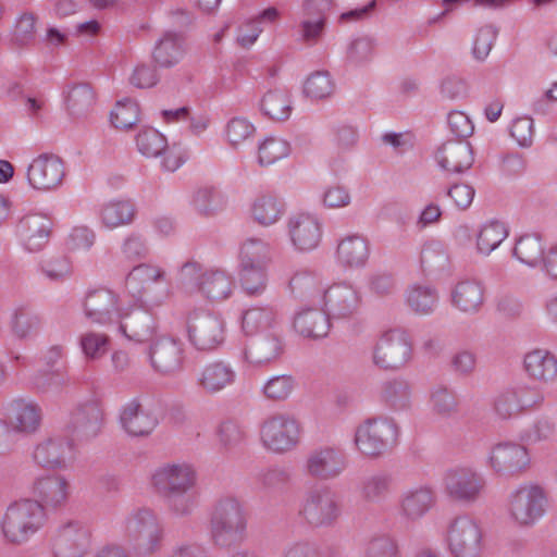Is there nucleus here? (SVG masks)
<instances>
[{
  "instance_id": "nucleus-49",
  "label": "nucleus",
  "mask_w": 557,
  "mask_h": 557,
  "mask_svg": "<svg viewBox=\"0 0 557 557\" xmlns=\"http://www.w3.org/2000/svg\"><path fill=\"white\" fill-rule=\"evenodd\" d=\"M132 310L133 308L128 317L119 321V331L129 341L145 342L153 333L152 320L146 312H136L132 315Z\"/></svg>"
},
{
  "instance_id": "nucleus-32",
  "label": "nucleus",
  "mask_w": 557,
  "mask_h": 557,
  "mask_svg": "<svg viewBox=\"0 0 557 557\" xmlns=\"http://www.w3.org/2000/svg\"><path fill=\"white\" fill-rule=\"evenodd\" d=\"M122 429L131 436H146L157 426L156 417L138 399H131L120 410Z\"/></svg>"
},
{
  "instance_id": "nucleus-34",
  "label": "nucleus",
  "mask_w": 557,
  "mask_h": 557,
  "mask_svg": "<svg viewBox=\"0 0 557 557\" xmlns=\"http://www.w3.org/2000/svg\"><path fill=\"white\" fill-rule=\"evenodd\" d=\"M136 216L134 203L124 198H113L99 206L97 218L100 227L113 231L129 225Z\"/></svg>"
},
{
  "instance_id": "nucleus-29",
  "label": "nucleus",
  "mask_w": 557,
  "mask_h": 557,
  "mask_svg": "<svg viewBox=\"0 0 557 557\" xmlns=\"http://www.w3.org/2000/svg\"><path fill=\"white\" fill-rule=\"evenodd\" d=\"M73 443L67 438L55 436L39 442L32 453L33 461L48 469L62 468L72 456Z\"/></svg>"
},
{
  "instance_id": "nucleus-35",
  "label": "nucleus",
  "mask_w": 557,
  "mask_h": 557,
  "mask_svg": "<svg viewBox=\"0 0 557 557\" xmlns=\"http://www.w3.org/2000/svg\"><path fill=\"white\" fill-rule=\"evenodd\" d=\"M187 46L184 36L176 32H164L156 41L152 59L157 65L170 69L178 64L185 57Z\"/></svg>"
},
{
  "instance_id": "nucleus-27",
  "label": "nucleus",
  "mask_w": 557,
  "mask_h": 557,
  "mask_svg": "<svg viewBox=\"0 0 557 557\" xmlns=\"http://www.w3.org/2000/svg\"><path fill=\"white\" fill-rule=\"evenodd\" d=\"M240 329L245 335H262L278 332L281 315L277 308L269 304H256L243 310Z\"/></svg>"
},
{
  "instance_id": "nucleus-48",
  "label": "nucleus",
  "mask_w": 557,
  "mask_h": 557,
  "mask_svg": "<svg viewBox=\"0 0 557 557\" xmlns=\"http://www.w3.org/2000/svg\"><path fill=\"white\" fill-rule=\"evenodd\" d=\"M289 141L278 136H268L259 141L257 162L261 166L272 165L290 154Z\"/></svg>"
},
{
  "instance_id": "nucleus-50",
  "label": "nucleus",
  "mask_w": 557,
  "mask_h": 557,
  "mask_svg": "<svg viewBox=\"0 0 557 557\" xmlns=\"http://www.w3.org/2000/svg\"><path fill=\"white\" fill-rule=\"evenodd\" d=\"M261 111L274 121H286L293 112L292 98L286 90L268 91L261 100Z\"/></svg>"
},
{
  "instance_id": "nucleus-39",
  "label": "nucleus",
  "mask_w": 557,
  "mask_h": 557,
  "mask_svg": "<svg viewBox=\"0 0 557 557\" xmlns=\"http://www.w3.org/2000/svg\"><path fill=\"white\" fill-rule=\"evenodd\" d=\"M336 256L338 262L345 268H363L370 256L369 243L361 235H348L338 243Z\"/></svg>"
},
{
  "instance_id": "nucleus-17",
  "label": "nucleus",
  "mask_w": 557,
  "mask_h": 557,
  "mask_svg": "<svg viewBox=\"0 0 557 557\" xmlns=\"http://www.w3.org/2000/svg\"><path fill=\"white\" fill-rule=\"evenodd\" d=\"M347 466V457L341 448L324 445L308 453L302 470L310 478L327 481L341 476Z\"/></svg>"
},
{
  "instance_id": "nucleus-53",
  "label": "nucleus",
  "mask_w": 557,
  "mask_h": 557,
  "mask_svg": "<svg viewBox=\"0 0 557 557\" xmlns=\"http://www.w3.org/2000/svg\"><path fill=\"white\" fill-rule=\"evenodd\" d=\"M38 17L33 12H22L13 21L10 28V41L16 47H27L34 42L37 33Z\"/></svg>"
},
{
  "instance_id": "nucleus-11",
  "label": "nucleus",
  "mask_w": 557,
  "mask_h": 557,
  "mask_svg": "<svg viewBox=\"0 0 557 557\" xmlns=\"http://www.w3.org/2000/svg\"><path fill=\"white\" fill-rule=\"evenodd\" d=\"M334 4V0H301L295 25L296 41L307 47L319 45L325 36L327 16Z\"/></svg>"
},
{
  "instance_id": "nucleus-63",
  "label": "nucleus",
  "mask_w": 557,
  "mask_h": 557,
  "mask_svg": "<svg viewBox=\"0 0 557 557\" xmlns=\"http://www.w3.org/2000/svg\"><path fill=\"white\" fill-rule=\"evenodd\" d=\"M131 542L134 553L138 557H151L157 554L162 546L163 529L141 532L126 536Z\"/></svg>"
},
{
  "instance_id": "nucleus-4",
  "label": "nucleus",
  "mask_w": 557,
  "mask_h": 557,
  "mask_svg": "<svg viewBox=\"0 0 557 557\" xmlns=\"http://www.w3.org/2000/svg\"><path fill=\"white\" fill-rule=\"evenodd\" d=\"M47 518L45 507L35 499L12 502L2 517V535L13 544L26 543L44 528Z\"/></svg>"
},
{
  "instance_id": "nucleus-24",
  "label": "nucleus",
  "mask_w": 557,
  "mask_h": 557,
  "mask_svg": "<svg viewBox=\"0 0 557 557\" xmlns=\"http://www.w3.org/2000/svg\"><path fill=\"white\" fill-rule=\"evenodd\" d=\"M543 397L525 384L507 387L494 399V410L502 419H510L542 404Z\"/></svg>"
},
{
  "instance_id": "nucleus-13",
  "label": "nucleus",
  "mask_w": 557,
  "mask_h": 557,
  "mask_svg": "<svg viewBox=\"0 0 557 557\" xmlns=\"http://www.w3.org/2000/svg\"><path fill=\"white\" fill-rule=\"evenodd\" d=\"M446 542L454 557H479L484 548L481 525L467 515L459 516L450 522Z\"/></svg>"
},
{
  "instance_id": "nucleus-37",
  "label": "nucleus",
  "mask_w": 557,
  "mask_h": 557,
  "mask_svg": "<svg viewBox=\"0 0 557 557\" xmlns=\"http://www.w3.org/2000/svg\"><path fill=\"white\" fill-rule=\"evenodd\" d=\"M331 318L324 310L305 308L299 310L293 321L294 330L305 338H323L331 329Z\"/></svg>"
},
{
  "instance_id": "nucleus-3",
  "label": "nucleus",
  "mask_w": 557,
  "mask_h": 557,
  "mask_svg": "<svg viewBox=\"0 0 557 557\" xmlns=\"http://www.w3.org/2000/svg\"><path fill=\"white\" fill-rule=\"evenodd\" d=\"M12 207L13 201L9 196L2 195V209H5L2 220H5L9 232L25 251L30 253L41 251L49 243L53 225L51 219L38 211L18 214Z\"/></svg>"
},
{
  "instance_id": "nucleus-26",
  "label": "nucleus",
  "mask_w": 557,
  "mask_h": 557,
  "mask_svg": "<svg viewBox=\"0 0 557 557\" xmlns=\"http://www.w3.org/2000/svg\"><path fill=\"white\" fill-rule=\"evenodd\" d=\"M30 493L45 508H60L70 497L71 483L62 474L45 473L34 479Z\"/></svg>"
},
{
  "instance_id": "nucleus-44",
  "label": "nucleus",
  "mask_w": 557,
  "mask_h": 557,
  "mask_svg": "<svg viewBox=\"0 0 557 557\" xmlns=\"http://www.w3.org/2000/svg\"><path fill=\"white\" fill-rule=\"evenodd\" d=\"M405 301L414 313L428 315L435 310L438 302V294L432 286L414 284L407 288Z\"/></svg>"
},
{
  "instance_id": "nucleus-5",
  "label": "nucleus",
  "mask_w": 557,
  "mask_h": 557,
  "mask_svg": "<svg viewBox=\"0 0 557 557\" xmlns=\"http://www.w3.org/2000/svg\"><path fill=\"white\" fill-rule=\"evenodd\" d=\"M399 434V425L393 418L371 417L357 425L354 445L361 455L377 457L397 444Z\"/></svg>"
},
{
  "instance_id": "nucleus-12",
  "label": "nucleus",
  "mask_w": 557,
  "mask_h": 557,
  "mask_svg": "<svg viewBox=\"0 0 557 557\" xmlns=\"http://www.w3.org/2000/svg\"><path fill=\"white\" fill-rule=\"evenodd\" d=\"M445 494L454 502L472 505L484 494L486 482L482 473L471 466L448 469L443 478Z\"/></svg>"
},
{
  "instance_id": "nucleus-14",
  "label": "nucleus",
  "mask_w": 557,
  "mask_h": 557,
  "mask_svg": "<svg viewBox=\"0 0 557 557\" xmlns=\"http://www.w3.org/2000/svg\"><path fill=\"white\" fill-rule=\"evenodd\" d=\"M66 175L65 163L58 154L40 153L32 159L26 169L28 186L40 193L59 189Z\"/></svg>"
},
{
  "instance_id": "nucleus-55",
  "label": "nucleus",
  "mask_w": 557,
  "mask_h": 557,
  "mask_svg": "<svg viewBox=\"0 0 557 557\" xmlns=\"http://www.w3.org/2000/svg\"><path fill=\"white\" fill-rule=\"evenodd\" d=\"M296 388V381L289 374H275L269 376L261 386V394L272 401L288 399Z\"/></svg>"
},
{
  "instance_id": "nucleus-23",
  "label": "nucleus",
  "mask_w": 557,
  "mask_h": 557,
  "mask_svg": "<svg viewBox=\"0 0 557 557\" xmlns=\"http://www.w3.org/2000/svg\"><path fill=\"white\" fill-rule=\"evenodd\" d=\"M148 359L152 369L160 374L177 373L183 368V344L171 336H159L149 346Z\"/></svg>"
},
{
  "instance_id": "nucleus-10",
  "label": "nucleus",
  "mask_w": 557,
  "mask_h": 557,
  "mask_svg": "<svg viewBox=\"0 0 557 557\" xmlns=\"http://www.w3.org/2000/svg\"><path fill=\"white\" fill-rule=\"evenodd\" d=\"M189 344L200 351H213L226 341L227 324L225 319L214 312L194 311L186 321Z\"/></svg>"
},
{
  "instance_id": "nucleus-8",
  "label": "nucleus",
  "mask_w": 557,
  "mask_h": 557,
  "mask_svg": "<svg viewBox=\"0 0 557 557\" xmlns=\"http://www.w3.org/2000/svg\"><path fill=\"white\" fill-rule=\"evenodd\" d=\"M125 287L132 295V308L139 301L159 305L168 298L169 290L164 272L157 265L141 263L134 267L126 276Z\"/></svg>"
},
{
  "instance_id": "nucleus-58",
  "label": "nucleus",
  "mask_w": 557,
  "mask_h": 557,
  "mask_svg": "<svg viewBox=\"0 0 557 557\" xmlns=\"http://www.w3.org/2000/svg\"><path fill=\"white\" fill-rule=\"evenodd\" d=\"M65 102L69 113L79 117L89 112L95 102V95L88 85H76L69 89Z\"/></svg>"
},
{
  "instance_id": "nucleus-33",
  "label": "nucleus",
  "mask_w": 557,
  "mask_h": 557,
  "mask_svg": "<svg viewBox=\"0 0 557 557\" xmlns=\"http://www.w3.org/2000/svg\"><path fill=\"white\" fill-rule=\"evenodd\" d=\"M283 352L281 333L258 335L244 351L245 360L253 367H264L277 360Z\"/></svg>"
},
{
  "instance_id": "nucleus-36",
  "label": "nucleus",
  "mask_w": 557,
  "mask_h": 557,
  "mask_svg": "<svg viewBox=\"0 0 557 557\" xmlns=\"http://www.w3.org/2000/svg\"><path fill=\"white\" fill-rule=\"evenodd\" d=\"M440 168L451 173H462L473 164V151L468 141H448L436 152Z\"/></svg>"
},
{
  "instance_id": "nucleus-18",
  "label": "nucleus",
  "mask_w": 557,
  "mask_h": 557,
  "mask_svg": "<svg viewBox=\"0 0 557 557\" xmlns=\"http://www.w3.org/2000/svg\"><path fill=\"white\" fill-rule=\"evenodd\" d=\"M487 466L499 475H519L531 466L530 450L516 442L498 443L488 453Z\"/></svg>"
},
{
  "instance_id": "nucleus-19",
  "label": "nucleus",
  "mask_w": 557,
  "mask_h": 557,
  "mask_svg": "<svg viewBox=\"0 0 557 557\" xmlns=\"http://www.w3.org/2000/svg\"><path fill=\"white\" fill-rule=\"evenodd\" d=\"M320 304L332 320H347L360 309V293L347 282H337L324 287Z\"/></svg>"
},
{
  "instance_id": "nucleus-16",
  "label": "nucleus",
  "mask_w": 557,
  "mask_h": 557,
  "mask_svg": "<svg viewBox=\"0 0 557 557\" xmlns=\"http://www.w3.org/2000/svg\"><path fill=\"white\" fill-rule=\"evenodd\" d=\"M151 485L162 494L191 492L198 482L197 470L187 461L165 462L153 470Z\"/></svg>"
},
{
  "instance_id": "nucleus-20",
  "label": "nucleus",
  "mask_w": 557,
  "mask_h": 557,
  "mask_svg": "<svg viewBox=\"0 0 557 557\" xmlns=\"http://www.w3.org/2000/svg\"><path fill=\"white\" fill-rule=\"evenodd\" d=\"M90 547V531L81 521L61 523L52 543L54 557H84Z\"/></svg>"
},
{
  "instance_id": "nucleus-52",
  "label": "nucleus",
  "mask_w": 557,
  "mask_h": 557,
  "mask_svg": "<svg viewBox=\"0 0 557 557\" xmlns=\"http://www.w3.org/2000/svg\"><path fill=\"white\" fill-rule=\"evenodd\" d=\"M42 318L28 309L18 308L11 314L10 329L18 338H32L42 329Z\"/></svg>"
},
{
  "instance_id": "nucleus-22",
  "label": "nucleus",
  "mask_w": 557,
  "mask_h": 557,
  "mask_svg": "<svg viewBox=\"0 0 557 557\" xmlns=\"http://www.w3.org/2000/svg\"><path fill=\"white\" fill-rule=\"evenodd\" d=\"M292 246L299 252H310L318 248L323 235L321 219L310 212L293 214L287 222Z\"/></svg>"
},
{
  "instance_id": "nucleus-15",
  "label": "nucleus",
  "mask_w": 557,
  "mask_h": 557,
  "mask_svg": "<svg viewBox=\"0 0 557 557\" xmlns=\"http://www.w3.org/2000/svg\"><path fill=\"white\" fill-rule=\"evenodd\" d=\"M300 515L311 525L329 527L342 515L338 496L329 487L310 491L300 508Z\"/></svg>"
},
{
  "instance_id": "nucleus-31",
  "label": "nucleus",
  "mask_w": 557,
  "mask_h": 557,
  "mask_svg": "<svg viewBox=\"0 0 557 557\" xmlns=\"http://www.w3.org/2000/svg\"><path fill=\"white\" fill-rule=\"evenodd\" d=\"M235 290V280L231 272L212 268L201 274L199 292L207 300L219 304L230 299Z\"/></svg>"
},
{
  "instance_id": "nucleus-62",
  "label": "nucleus",
  "mask_w": 557,
  "mask_h": 557,
  "mask_svg": "<svg viewBox=\"0 0 557 557\" xmlns=\"http://www.w3.org/2000/svg\"><path fill=\"white\" fill-rule=\"evenodd\" d=\"M391 476L386 473H374L367 476L360 486L361 497L372 504L382 502L389 493Z\"/></svg>"
},
{
  "instance_id": "nucleus-6",
  "label": "nucleus",
  "mask_w": 557,
  "mask_h": 557,
  "mask_svg": "<svg viewBox=\"0 0 557 557\" xmlns=\"http://www.w3.org/2000/svg\"><path fill=\"white\" fill-rule=\"evenodd\" d=\"M302 426L290 413L277 412L268 416L259 426V441L269 453L283 455L293 451L301 442Z\"/></svg>"
},
{
  "instance_id": "nucleus-25",
  "label": "nucleus",
  "mask_w": 557,
  "mask_h": 557,
  "mask_svg": "<svg viewBox=\"0 0 557 557\" xmlns=\"http://www.w3.org/2000/svg\"><path fill=\"white\" fill-rule=\"evenodd\" d=\"M237 380L236 369L230 362L214 360L201 366L196 374L197 387L206 395H218L230 388Z\"/></svg>"
},
{
  "instance_id": "nucleus-28",
  "label": "nucleus",
  "mask_w": 557,
  "mask_h": 557,
  "mask_svg": "<svg viewBox=\"0 0 557 557\" xmlns=\"http://www.w3.org/2000/svg\"><path fill=\"white\" fill-rule=\"evenodd\" d=\"M41 418L40 407L25 399H14L5 409L7 426L18 433L36 432L40 426Z\"/></svg>"
},
{
  "instance_id": "nucleus-61",
  "label": "nucleus",
  "mask_w": 557,
  "mask_h": 557,
  "mask_svg": "<svg viewBox=\"0 0 557 557\" xmlns=\"http://www.w3.org/2000/svg\"><path fill=\"white\" fill-rule=\"evenodd\" d=\"M81 350L87 360H99L109 350L110 337L106 333L87 331L78 338Z\"/></svg>"
},
{
  "instance_id": "nucleus-21",
  "label": "nucleus",
  "mask_w": 557,
  "mask_h": 557,
  "mask_svg": "<svg viewBox=\"0 0 557 557\" xmlns=\"http://www.w3.org/2000/svg\"><path fill=\"white\" fill-rule=\"evenodd\" d=\"M436 502V492L431 484H417L407 487L398 498V515L406 522H418L435 507Z\"/></svg>"
},
{
  "instance_id": "nucleus-7",
  "label": "nucleus",
  "mask_w": 557,
  "mask_h": 557,
  "mask_svg": "<svg viewBox=\"0 0 557 557\" xmlns=\"http://www.w3.org/2000/svg\"><path fill=\"white\" fill-rule=\"evenodd\" d=\"M413 349L407 332L400 327L384 330L371 351L374 367L384 371H398L412 359Z\"/></svg>"
},
{
  "instance_id": "nucleus-40",
  "label": "nucleus",
  "mask_w": 557,
  "mask_h": 557,
  "mask_svg": "<svg viewBox=\"0 0 557 557\" xmlns=\"http://www.w3.org/2000/svg\"><path fill=\"white\" fill-rule=\"evenodd\" d=\"M524 369L530 377L542 383L557 380V358L546 349H534L524 356Z\"/></svg>"
},
{
  "instance_id": "nucleus-38",
  "label": "nucleus",
  "mask_w": 557,
  "mask_h": 557,
  "mask_svg": "<svg viewBox=\"0 0 557 557\" xmlns=\"http://www.w3.org/2000/svg\"><path fill=\"white\" fill-rule=\"evenodd\" d=\"M285 203L271 194H259L249 205V216L260 226L269 227L276 224L285 214Z\"/></svg>"
},
{
  "instance_id": "nucleus-43",
  "label": "nucleus",
  "mask_w": 557,
  "mask_h": 557,
  "mask_svg": "<svg viewBox=\"0 0 557 557\" xmlns=\"http://www.w3.org/2000/svg\"><path fill=\"white\" fill-rule=\"evenodd\" d=\"M545 246L541 236L534 234L522 235L512 250V256L530 268L542 264L545 258Z\"/></svg>"
},
{
  "instance_id": "nucleus-47",
  "label": "nucleus",
  "mask_w": 557,
  "mask_h": 557,
  "mask_svg": "<svg viewBox=\"0 0 557 557\" xmlns=\"http://www.w3.org/2000/svg\"><path fill=\"white\" fill-rule=\"evenodd\" d=\"M162 528L158 513L149 507L132 510L125 518L123 530L125 536L140 534Z\"/></svg>"
},
{
  "instance_id": "nucleus-30",
  "label": "nucleus",
  "mask_w": 557,
  "mask_h": 557,
  "mask_svg": "<svg viewBox=\"0 0 557 557\" xmlns=\"http://www.w3.org/2000/svg\"><path fill=\"white\" fill-rule=\"evenodd\" d=\"M484 301V285L476 280L460 281L450 290V305L466 315L479 313Z\"/></svg>"
},
{
  "instance_id": "nucleus-42",
  "label": "nucleus",
  "mask_w": 557,
  "mask_h": 557,
  "mask_svg": "<svg viewBox=\"0 0 557 557\" xmlns=\"http://www.w3.org/2000/svg\"><path fill=\"white\" fill-rule=\"evenodd\" d=\"M271 259L272 248L261 238L249 237L239 245L237 267H268Z\"/></svg>"
},
{
  "instance_id": "nucleus-54",
  "label": "nucleus",
  "mask_w": 557,
  "mask_h": 557,
  "mask_svg": "<svg viewBox=\"0 0 557 557\" xmlns=\"http://www.w3.org/2000/svg\"><path fill=\"white\" fill-rule=\"evenodd\" d=\"M239 283L246 295L261 296L268 287V267H237Z\"/></svg>"
},
{
  "instance_id": "nucleus-59",
  "label": "nucleus",
  "mask_w": 557,
  "mask_h": 557,
  "mask_svg": "<svg viewBox=\"0 0 557 557\" xmlns=\"http://www.w3.org/2000/svg\"><path fill=\"white\" fill-rule=\"evenodd\" d=\"M256 133V126L248 119L235 116L225 124L223 136L232 148H238L250 140Z\"/></svg>"
},
{
  "instance_id": "nucleus-60",
  "label": "nucleus",
  "mask_w": 557,
  "mask_h": 557,
  "mask_svg": "<svg viewBox=\"0 0 557 557\" xmlns=\"http://www.w3.org/2000/svg\"><path fill=\"white\" fill-rule=\"evenodd\" d=\"M135 141L138 152L146 158L160 157L168 144L165 136L151 127L140 129Z\"/></svg>"
},
{
  "instance_id": "nucleus-64",
  "label": "nucleus",
  "mask_w": 557,
  "mask_h": 557,
  "mask_svg": "<svg viewBox=\"0 0 557 557\" xmlns=\"http://www.w3.org/2000/svg\"><path fill=\"white\" fill-rule=\"evenodd\" d=\"M140 109L136 100L124 98L111 111V122L116 128H131L139 121Z\"/></svg>"
},
{
  "instance_id": "nucleus-46",
  "label": "nucleus",
  "mask_w": 557,
  "mask_h": 557,
  "mask_svg": "<svg viewBox=\"0 0 557 557\" xmlns=\"http://www.w3.org/2000/svg\"><path fill=\"white\" fill-rule=\"evenodd\" d=\"M335 91V82L326 71H315L309 74L302 83V95L310 102L330 99Z\"/></svg>"
},
{
  "instance_id": "nucleus-9",
  "label": "nucleus",
  "mask_w": 557,
  "mask_h": 557,
  "mask_svg": "<svg viewBox=\"0 0 557 557\" xmlns=\"http://www.w3.org/2000/svg\"><path fill=\"white\" fill-rule=\"evenodd\" d=\"M132 305L125 296L99 287L89 289L83 300V314L87 321L98 325H108L128 317Z\"/></svg>"
},
{
  "instance_id": "nucleus-2",
  "label": "nucleus",
  "mask_w": 557,
  "mask_h": 557,
  "mask_svg": "<svg viewBox=\"0 0 557 557\" xmlns=\"http://www.w3.org/2000/svg\"><path fill=\"white\" fill-rule=\"evenodd\" d=\"M548 507L549 498L545 487L534 482H523L508 494L505 515L513 528L529 529L546 515Z\"/></svg>"
},
{
  "instance_id": "nucleus-56",
  "label": "nucleus",
  "mask_w": 557,
  "mask_h": 557,
  "mask_svg": "<svg viewBox=\"0 0 557 557\" xmlns=\"http://www.w3.org/2000/svg\"><path fill=\"white\" fill-rule=\"evenodd\" d=\"M381 398L396 410L406 409L410 405L411 387L404 380L387 381L382 386Z\"/></svg>"
},
{
  "instance_id": "nucleus-51",
  "label": "nucleus",
  "mask_w": 557,
  "mask_h": 557,
  "mask_svg": "<svg viewBox=\"0 0 557 557\" xmlns=\"http://www.w3.org/2000/svg\"><path fill=\"white\" fill-rule=\"evenodd\" d=\"M289 289L296 298L320 304L324 287H321L320 278L315 274L299 271L290 278Z\"/></svg>"
},
{
  "instance_id": "nucleus-1",
  "label": "nucleus",
  "mask_w": 557,
  "mask_h": 557,
  "mask_svg": "<svg viewBox=\"0 0 557 557\" xmlns=\"http://www.w3.org/2000/svg\"><path fill=\"white\" fill-rule=\"evenodd\" d=\"M209 537L220 548L240 545L248 537V517L244 504L234 496L219 499L209 517Z\"/></svg>"
},
{
  "instance_id": "nucleus-57",
  "label": "nucleus",
  "mask_w": 557,
  "mask_h": 557,
  "mask_svg": "<svg viewBox=\"0 0 557 557\" xmlns=\"http://www.w3.org/2000/svg\"><path fill=\"white\" fill-rule=\"evenodd\" d=\"M102 418V411L96 404H87L75 411L73 422L85 436H95L101 429Z\"/></svg>"
},
{
  "instance_id": "nucleus-41",
  "label": "nucleus",
  "mask_w": 557,
  "mask_h": 557,
  "mask_svg": "<svg viewBox=\"0 0 557 557\" xmlns=\"http://www.w3.org/2000/svg\"><path fill=\"white\" fill-rule=\"evenodd\" d=\"M509 231L504 222L491 220L480 225L475 233V250L487 257L508 237Z\"/></svg>"
},
{
  "instance_id": "nucleus-45",
  "label": "nucleus",
  "mask_w": 557,
  "mask_h": 557,
  "mask_svg": "<svg viewBox=\"0 0 557 557\" xmlns=\"http://www.w3.org/2000/svg\"><path fill=\"white\" fill-rule=\"evenodd\" d=\"M189 205L200 215L211 216L223 208V197L213 186L195 187L189 196Z\"/></svg>"
}]
</instances>
